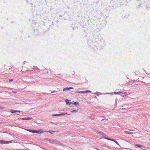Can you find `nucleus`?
<instances>
[{
	"instance_id": "obj_1",
	"label": "nucleus",
	"mask_w": 150,
	"mask_h": 150,
	"mask_svg": "<svg viewBox=\"0 0 150 150\" xmlns=\"http://www.w3.org/2000/svg\"><path fill=\"white\" fill-rule=\"evenodd\" d=\"M50 143L52 144H60L59 141L56 140L51 139L50 141Z\"/></svg>"
},
{
	"instance_id": "obj_2",
	"label": "nucleus",
	"mask_w": 150,
	"mask_h": 150,
	"mask_svg": "<svg viewBox=\"0 0 150 150\" xmlns=\"http://www.w3.org/2000/svg\"><path fill=\"white\" fill-rule=\"evenodd\" d=\"M12 142L11 141H5L4 140H1L0 144H4L10 143H11Z\"/></svg>"
},
{
	"instance_id": "obj_3",
	"label": "nucleus",
	"mask_w": 150,
	"mask_h": 150,
	"mask_svg": "<svg viewBox=\"0 0 150 150\" xmlns=\"http://www.w3.org/2000/svg\"><path fill=\"white\" fill-rule=\"evenodd\" d=\"M44 131L42 129L35 130V133L41 134L43 133Z\"/></svg>"
},
{
	"instance_id": "obj_4",
	"label": "nucleus",
	"mask_w": 150,
	"mask_h": 150,
	"mask_svg": "<svg viewBox=\"0 0 150 150\" xmlns=\"http://www.w3.org/2000/svg\"><path fill=\"white\" fill-rule=\"evenodd\" d=\"M66 102L67 104L68 105L70 106H71V105L73 104V103L71 102H69V100L68 99H66Z\"/></svg>"
},
{
	"instance_id": "obj_5",
	"label": "nucleus",
	"mask_w": 150,
	"mask_h": 150,
	"mask_svg": "<svg viewBox=\"0 0 150 150\" xmlns=\"http://www.w3.org/2000/svg\"><path fill=\"white\" fill-rule=\"evenodd\" d=\"M73 87H66L65 88L63 89V91H65L66 90H69L70 89H73Z\"/></svg>"
},
{
	"instance_id": "obj_6",
	"label": "nucleus",
	"mask_w": 150,
	"mask_h": 150,
	"mask_svg": "<svg viewBox=\"0 0 150 150\" xmlns=\"http://www.w3.org/2000/svg\"><path fill=\"white\" fill-rule=\"evenodd\" d=\"M10 112L13 113L15 112H20V111H17V110H10Z\"/></svg>"
},
{
	"instance_id": "obj_7",
	"label": "nucleus",
	"mask_w": 150,
	"mask_h": 150,
	"mask_svg": "<svg viewBox=\"0 0 150 150\" xmlns=\"http://www.w3.org/2000/svg\"><path fill=\"white\" fill-rule=\"evenodd\" d=\"M22 120H32V117H25V118H21Z\"/></svg>"
},
{
	"instance_id": "obj_8",
	"label": "nucleus",
	"mask_w": 150,
	"mask_h": 150,
	"mask_svg": "<svg viewBox=\"0 0 150 150\" xmlns=\"http://www.w3.org/2000/svg\"><path fill=\"white\" fill-rule=\"evenodd\" d=\"M27 130L30 132H32L33 133H35V130H34L33 129H28Z\"/></svg>"
},
{
	"instance_id": "obj_9",
	"label": "nucleus",
	"mask_w": 150,
	"mask_h": 150,
	"mask_svg": "<svg viewBox=\"0 0 150 150\" xmlns=\"http://www.w3.org/2000/svg\"><path fill=\"white\" fill-rule=\"evenodd\" d=\"M124 133H126V134H133V133L132 132H128V131H125L124 132Z\"/></svg>"
},
{
	"instance_id": "obj_10",
	"label": "nucleus",
	"mask_w": 150,
	"mask_h": 150,
	"mask_svg": "<svg viewBox=\"0 0 150 150\" xmlns=\"http://www.w3.org/2000/svg\"><path fill=\"white\" fill-rule=\"evenodd\" d=\"M76 93H87L86 91H77L76 92Z\"/></svg>"
},
{
	"instance_id": "obj_11",
	"label": "nucleus",
	"mask_w": 150,
	"mask_h": 150,
	"mask_svg": "<svg viewBox=\"0 0 150 150\" xmlns=\"http://www.w3.org/2000/svg\"><path fill=\"white\" fill-rule=\"evenodd\" d=\"M96 132L100 134H101L102 135H103L104 134V133L103 132L99 131H97Z\"/></svg>"
},
{
	"instance_id": "obj_12",
	"label": "nucleus",
	"mask_w": 150,
	"mask_h": 150,
	"mask_svg": "<svg viewBox=\"0 0 150 150\" xmlns=\"http://www.w3.org/2000/svg\"><path fill=\"white\" fill-rule=\"evenodd\" d=\"M121 93H124L125 94V93H126V92H115L114 93L115 94H120Z\"/></svg>"
},
{
	"instance_id": "obj_13",
	"label": "nucleus",
	"mask_w": 150,
	"mask_h": 150,
	"mask_svg": "<svg viewBox=\"0 0 150 150\" xmlns=\"http://www.w3.org/2000/svg\"><path fill=\"white\" fill-rule=\"evenodd\" d=\"M49 133H50L51 134H53L55 132L54 131H48Z\"/></svg>"
},
{
	"instance_id": "obj_14",
	"label": "nucleus",
	"mask_w": 150,
	"mask_h": 150,
	"mask_svg": "<svg viewBox=\"0 0 150 150\" xmlns=\"http://www.w3.org/2000/svg\"><path fill=\"white\" fill-rule=\"evenodd\" d=\"M112 141L114 142H115L116 144H117L118 145H119V143L117 142L115 140L112 139Z\"/></svg>"
},
{
	"instance_id": "obj_15",
	"label": "nucleus",
	"mask_w": 150,
	"mask_h": 150,
	"mask_svg": "<svg viewBox=\"0 0 150 150\" xmlns=\"http://www.w3.org/2000/svg\"><path fill=\"white\" fill-rule=\"evenodd\" d=\"M74 104L75 105H79V104L78 102H74Z\"/></svg>"
},
{
	"instance_id": "obj_16",
	"label": "nucleus",
	"mask_w": 150,
	"mask_h": 150,
	"mask_svg": "<svg viewBox=\"0 0 150 150\" xmlns=\"http://www.w3.org/2000/svg\"><path fill=\"white\" fill-rule=\"evenodd\" d=\"M135 146H137L139 147H141L142 146H143L142 145L138 144H135Z\"/></svg>"
},
{
	"instance_id": "obj_17",
	"label": "nucleus",
	"mask_w": 150,
	"mask_h": 150,
	"mask_svg": "<svg viewBox=\"0 0 150 150\" xmlns=\"http://www.w3.org/2000/svg\"><path fill=\"white\" fill-rule=\"evenodd\" d=\"M71 112L72 113L76 112H77V110H74L71 111Z\"/></svg>"
},
{
	"instance_id": "obj_18",
	"label": "nucleus",
	"mask_w": 150,
	"mask_h": 150,
	"mask_svg": "<svg viewBox=\"0 0 150 150\" xmlns=\"http://www.w3.org/2000/svg\"><path fill=\"white\" fill-rule=\"evenodd\" d=\"M105 139H107L108 140H110V141H112V139H109V138H105Z\"/></svg>"
},
{
	"instance_id": "obj_19",
	"label": "nucleus",
	"mask_w": 150,
	"mask_h": 150,
	"mask_svg": "<svg viewBox=\"0 0 150 150\" xmlns=\"http://www.w3.org/2000/svg\"><path fill=\"white\" fill-rule=\"evenodd\" d=\"M46 140H47V141H49L50 143V141H51V139H50L49 138H47V139H46Z\"/></svg>"
},
{
	"instance_id": "obj_20",
	"label": "nucleus",
	"mask_w": 150,
	"mask_h": 150,
	"mask_svg": "<svg viewBox=\"0 0 150 150\" xmlns=\"http://www.w3.org/2000/svg\"><path fill=\"white\" fill-rule=\"evenodd\" d=\"M52 116H59V114H54V115H52Z\"/></svg>"
},
{
	"instance_id": "obj_21",
	"label": "nucleus",
	"mask_w": 150,
	"mask_h": 150,
	"mask_svg": "<svg viewBox=\"0 0 150 150\" xmlns=\"http://www.w3.org/2000/svg\"><path fill=\"white\" fill-rule=\"evenodd\" d=\"M4 108L3 107H1L0 106V110L3 109Z\"/></svg>"
},
{
	"instance_id": "obj_22",
	"label": "nucleus",
	"mask_w": 150,
	"mask_h": 150,
	"mask_svg": "<svg viewBox=\"0 0 150 150\" xmlns=\"http://www.w3.org/2000/svg\"><path fill=\"white\" fill-rule=\"evenodd\" d=\"M63 115H70V114H67V113H63Z\"/></svg>"
},
{
	"instance_id": "obj_23",
	"label": "nucleus",
	"mask_w": 150,
	"mask_h": 150,
	"mask_svg": "<svg viewBox=\"0 0 150 150\" xmlns=\"http://www.w3.org/2000/svg\"><path fill=\"white\" fill-rule=\"evenodd\" d=\"M13 81V79H10L9 80V81L10 82L12 81Z\"/></svg>"
},
{
	"instance_id": "obj_24",
	"label": "nucleus",
	"mask_w": 150,
	"mask_h": 150,
	"mask_svg": "<svg viewBox=\"0 0 150 150\" xmlns=\"http://www.w3.org/2000/svg\"><path fill=\"white\" fill-rule=\"evenodd\" d=\"M86 92H90V93H91V91H88V90H87V91H86Z\"/></svg>"
},
{
	"instance_id": "obj_25",
	"label": "nucleus",
	"mask_w": 150,
	"mask_h": 150,
	"mask_svg": "<svg viewBox=\"0 0 150 150\" xmlns=\"http://www.w3.org/2000/svg\"><path fill=\"white\" fill-rule=\"evenodd\" d=\"M59 115H63V113L60 114H59Z\"/></svg>"
},
{
	"instance_id": "obj_26",
	"label": "nucleus",
	"mask_w": 150,
	"mask_h": 150,
	"mask_svg": "<svg viewBox=\"0 0 150 150\" xmlns=\"http://www.w3.org/2000/svg\"><path fill=\"white\" fill-rule=\"evenodd\" d=\"M54 92H56V91H52L51 92V93H53Z\"/></svg>"
},
{
	"instance_id": "obj_27",
	"label": "nucleus",
	"mask_w": 150,
	"mask_h": 150,
	"mask_svg": "<svg viewBox=\"0 0 150 150\" xmlns=\"http://www.w3.org/2000/svg\"><path fill=\"white\" fill-rule=\"evenodd\" d=\"M108 120L107 119H102L101 120L102 121V120Z\"/></svg>"
},
{
	"instance_id": "obj_28",
	"label": "nucleus",
	"mask_w": 150,
	"mask_h": 150,
	"mask_svg": "<svg viewBox=\"0 0 150 150\" xmlns=\"http://www.w3.org/2000/svg\"><path fill=\"white\" fill-rule=\"evenodd\" d=\"M130 131H133L134 130H129Z\"/></svg>"
}]
</instances>
